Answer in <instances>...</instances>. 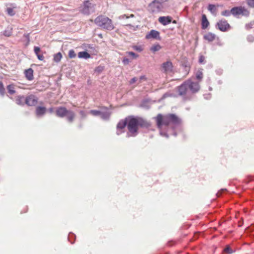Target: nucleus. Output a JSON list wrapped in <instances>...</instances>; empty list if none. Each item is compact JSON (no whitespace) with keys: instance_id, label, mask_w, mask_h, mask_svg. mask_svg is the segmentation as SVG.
Here are the masks:
<instances>
[{"instance_id":"3","label":"nucleus","mask_w":254,"mask_h":254,"mask_svg":"<svg viewBox=\"0 0 254 254\" xmlns=\"http://www.w3.org/2000/svg\"><path fill=\"white\" fill-rule=\"evenodd\" d=\"M200 86L199 82L193 81L189 79L184 81L181 85L176 88L179 95L186 96L190 94H195L200 90Z\"/></svg>"},{"instance_id":"40","label":"nucleus","mask_w":254,"mask_h":254,"mask_svg":"<svg viewBox=\"0 0 254 254\" xmlns=\"http://www.w3.org/2000/svg\"><path fill=\"white\" fill-rule=\"evenodd\" d=\"M37 56L38 59L40 61H43L44 59V57L43 55L38 54L36 55Z\"/></svg>"},{"instance_id":"8","label":"nucleus","mask_w":254,"mask_h":254,"mask_svg":"<svg viewBox=\"0 0 254 254\" xmlns=\"http://www.w3.org/2000/svg\"><path fill=\"white\" fill-rule=\"evenodd\" d=\"M160 70L166 74L172 73L173 71L172 63L170 60L164 62L160 66Z\"/></svg>"},{"instance_id":"36","label":"nucleus","mask_w":254,"mask_h":254,"mask_svg":"<svg viewBox=\"0 0 254 254\" xmlns=\"http://www.w3.org/2000/svg\"><path fill=\"white\" fill-rule=\"evenodd\" d=\"M137 81L138 82V78L137 77H134L129 80V84H132Z\"/></svg>"},{"instance_id":"16","label":"nucleus","mask_w":254,"mask_h":254,"mask_svg":"<svg viewBox=\"0 0 254 254\" xmlns=\"http://www.w3.org/2000/svg\"><path fill=\"white\" fill-rule=\"evenodd\" d=\"M24 74L26 79L28 80H32L33 79V70L29 68L24 71Z\"/></svg>"},{"instance_id":"37","label":"nucleus","mask_w":254,"mask_h":254,"mask_svg":"<svg viewBox=\"0 0 254 254\" xmlns=\"http://www.w3.org/2000/svg\"><path fill=\"white\" fill-rule=\"evenodd\" d=\"M247 3L250 6L254 7V0H248Z\"/></svg>"},{"instance_id":"42","label":"nucleus","mask_w":254,"mask_h":254,"mask_svg":"<svg viewBox=\"0 0 254 254\" xmlns=\"http://www.w3.org/2000/svg\"><path fill=\"white\" fill-rule=\"evenodd\" d=\"M80 115L82 116V117L84 118L86 117L85 112L84 111H80L79 112Z\"/></svg>"},{"instance_id":"14","label":"nucleus","mask_w":254,"mask_h":254,"mask_svg":"<svg viewBox=\"0 0 254 254\" xmlns=\"http://www.w3.org/2000/svg\"><path fill=\"white\" fill-rule=\"evenodd\" d=\"M171 16H161L158 18L159 22L163 25H167L172 22Z\"/></svg>"},{"instance_id":"43","label":"nucleus","mask_w":254,"mask_h":254,"mask_svg":"<svg viewBox=\"0 0 254 254\" xmlns=\"http://www.w3.org/2000/svg\"><path fill=\"white\" fill-rule=\"evenodd\" d=\"M128 18H129V17L126 14H124V15H121L120 16V19Z\"/></svg>"},{"instance_id":"24","label":"nucleus","mask_w":254,"mask_h":254,"mask_svg":"<svg viewBox=\"0 0 254 254\" xmlns=\"http://www.w3.org/2000/svg\"><path fill=\"white\" fill-rule=\"evenodd\" d=\"M102 119L104 120H108L110 117V113L109 112H102L100 114Z\"/></svg>"},{"instance_id":"38","label":"nucleus","mask_w":254,"mask_h":254,"mask_svg":"<svg viewBox=\"0 0 254 254\" xmlns=\"http://www.w3.org/2000/svg\"><path fill=\"white\" fill-rule=\"evenodd\" d=\"M34 52L36 55L39 54V53L40 51V48L38 47H34Z\"/></svg>"},{"instance_id":"20","label":"nucleus","mask_w":254,"mask_h":254,"mask_svg":"<svg viewBox=\"0 0 254 254\" xmlns=\"http://www.w3.org/2000/svg\"><path fill=\"white\" fill-rule=\"evenodd\" d=\"M161 49V46L159 44H154L150 48V51L155 53L159 51Z\"/></svg>"},{"instance_id":"19","label":"nucleus","mask_w":254,"mask_h":254,"mask_svg":"<svg viewBox=\"0 0 254 254\" xmlns=\"http://www.w3.org/2000/svg\"><path fill=\"white\" fill-rule=\"evenodd\" d=\"M7 89L8 90V92L10 95H13L15 93V87H14V85L13 84L8 85L7 86Z\"/></svg>"},{"instance_id":"25","label":"nucleus","mask_w":254,"mask_h":254,"mask_svg":"<svg viewBox=\"0 0 254 254\" xmlns=\"http://www.w3.org/2000/svg\"><path fill=\"white\" fill-rule=\"evenodd\" d=\"M235 251L233 250L230 246H226V248L224 249V252L227 253V254H231L233 253Z\"/></svg>"},{"instance_id":"35","label":"nucleus","mask_w":254,"mask_h":254,"mask_svg":"<svg viewBox=\"0 0 254 254\" xmlns=\"http://www.w3.org/2000/svg\"><path fill=\"white\" fill-rule=\"evenodd\" d=\"M138 82H137V84H139L141 83L142 81H146L147 80V78L145 75H142L140 76L139 79H138Z\"/></svg>"},{"instance_id":"11","label":"nucleus","mask_w":254,"mask_h":254,"mask_svg":"<svg viewBox=\"0 0 254 254\" xmlns=\"http://www.w3.org/2000/svg\"><path fill=\"white\" fill-rule=\"evenodd\" d=\"M127 117L124 120H120L117 126V134L120 135L124 132L125 127H127Z\"/></svg>"},{"instance_id":"39","label":"nucleus","mask_w":254,"mask_h":254,"mask_svg":"<svg viewBox=\"0 0 254 254\" xmlns=\"http://www.w3.org/2000/svg\"><path fill=\"white\" fill-rule=\"evenodd\" d=\"M205 60V58L204 56H201L199 57V63L200 64H202L203 63L204 61Z\"/></svg>"},{"instance_id":"12","label":"nucleus","mask_w":254,"mask_h":254,"mask_svg":"<svg viewBox=\"0 0 254 254\" xmlns=\"http://www.w3.org/2000/svg\"><path fill=\"white\" fill-rule=\"evenodd\" d=\"M145 38L146 39L153 38L159 40H161V38L160 37V33L158 31L155 30H151L149 32H148L146 35Z\"/></svg>"},{"instance_id":"17","label":"nucleus","mask_w":254,"mask_h":254,"mask_svg":"<svg viewBox=\"0 0 254 254\" xmlns=\"http://www.w3.org/2000/svg\"><path fill=\"white\" fill-rule=\"evenodd\" d=\"M46 108L44 107H37L36 109V114L37 116H42L45 114Z\"/></svg>"},{"instance_id":"27","label":"nucleus","mask_w":254,"mask_h":254,"mask_svg":"<svg viewBox=\"0 0 254 254\" xmlns=\"http://www.w3.org/2000/svg\"><path fill=\"white\" fill-rule=\"evenodd\" d=\"M231 14H232V12H231V10H225L221 12V15L224 16L228 17L230 16Z\"/></svg>"},{"instance_id":"46","label":"nucleus","mask_w":254,"mask_h":254,"mask_svg":"<svg viewBox=\"0 0 254 254\" xmlns=\"http://www.w3.org/2000/svg\"><path fill=\"white\" fill-rule=\"evenodd\" d=\"M128 16L129 17V18L133 17H134V15L133 14H131L129 16Z\"/></svg>"},{"instance_id":"41","label":"nucleus","mask_w":254,"mask_h":254,"mask_svg":"<svg viewBox=\"0 0 254 254\" xmlns=\"http://www.w3.org/2000/svg\"><path fill=\"white\" fill-rule=\"evenodd\" d=\"M123 62L125 64H127L129 63V60L127 58H124Z\"/></svg>"},{"instance_id":"44","label":"nucleus","mask_w":254,"mask_h":254,"mask_svg":"<svg viewBox=\"0 0 254 254\" xmlns=\"http://www.w3.org/2000/svg\"><path fill=\"white\" fill-rule=\"evenodd\" d=\"M96 70L100 72L103 70V67L102 66H98V67L96 68Z\"/></svg>"},{"instance_id":"34","label":"nucleus","mask_w":254,"mask_h":254,"mask_svg":"<svg viewBox=\"0 0 254 254\" xmlns=\"http://www.w3.org/2000/svg\"><path fill=\"white\" fill-rule=\"evenodd\" d=\"M127 54L129 56H131L133 59H136V58L138 57V55L135 54L134 52H127Z\"/></svg>"},{"instance_id":"49","label":"nucleus","mask_w":254,"mask_h":254,"mask_svg":"<svg viewBox=\"0 0 254 254\" xmlns=\"http://www.w3.org/2000/svg\"><path fill=\"white\" fill-rule=\"evenodd\" d=\"M127 26H131V25H130V24H127Z\"/></svg>"},{"instance_id":"32","label":"nucleus","mask_w":254,"mask_h":254,"mask_svg":"<svg viewBox=\"0 0 254 254\" xmlns=\"http://www.w3.org/2000/svg\"><path fill=\"white\" fill-rule=\"evenodd\" d=\"M133 49L138 52H141L143 51V48L141 46H134Z\"/></svg>"},{"instance_id":"48","label":"nucleus","mask_w":254,"mask_h":254,"mask_svg":"<svg viewBox=\"0 0 254 254\" xmlns=\"http://www.w3.org/2000/svg\"><path fill=\"white\" fill-rule=\"evenodd\" d=\"M50 111L51 112H52V111H53V108H51V109H50Z\"/></svg>"},{"instance_id":"31","label":"nucleus","mask_w":254,"mask_h":254,"mask_svg":"<svg viewBox=\"0 0 254 254\" xmlns=\"http://www.w3.org/2000/svg\"><path fill=\"white\" fill-rule=\"evenodd\" d=\"M68 57L70 59L74 58L76 57V54L73 49L69 51Z\"/></svg>"},{"instance_id":"28","label":"nucleus","mask_w":254,"mask_h":254,"mask_svg":"<svg viewBox=\"0 0 254 254\" xmlns=\"http://www.w3.org/2000/svg\"><path fill=\"white\" fill-rule=\"evenodd\" d=\"M208 9L212 13H214L216 11V8L214 4H210L208 5Z\"/></svg>"},{"instance_id":"21","label":"nucleus","mask_w":254,"mask_h":254,"mask_svg":"<svg viewBox=\"0 0 254 254\" xmlns=\"http://www.w3.org/2000/svg\"><path fill=\"white\" fill-rule=\"evenodd\" d=\"M16 101L18 105H23L25 102V97L23 96H19L16 98Z\"/></svg>"},{"instance_id":"22","label":"nucleus","mask_w":254,"mask_h":254,"mask_svg":"<svg viewBox=\"0 0 254 254\" xmlns=\"http://www.w3.org/2000/svg\"><path fill=\"white\" fill-rule=\"evenodd\" d=\"M62 58V55L60 52H59L55 54L54 56V60L55 62H59Z\"/></svg>"},{"instance_id":"13","label":"nucleus","mask_w":254,"mask_h":254,"mask_svg":"<svg viewBox=\"0 0 254 254\" xmlns=\"http://www.w3.org/2000/svg\"><path fill=\"white\" fill-rule=\"evenodd\" d=\"M203 39L209 42H212L215 40H219V38L211 32H208L204 35Z\"/></svg>"},{"instance_id":"7","label":"nucleus","mask_w":254,"mask_h":254,"mask_svg":"<svg viewBox=\"0 0 254 254\" xmlns=\"http://www.w3.org/2000/svg\"><path fill=\"white\" fill-rule=\"evenodd\" d=\"M231 12H232L233 16L237 17H239L240 15L248 16L250 14L249 10L243 6L234 7L231 9Z\"/></svg>"},{"instance_id":"47","label":"nucleus","mask_w":254,"mask_h":254,"mask_svg":"<svg viewBox=\"0 0 254 254\" xmlns=\"http://www.w3.org/2000/svg\"><path fill=\"white\" fill-rule=\"evenodd\" d=\"M172 23H174V24H176L177 23V21L174 20L172 21Z\"/></svg>"},{"instance_id":"15","label":"nucleus","mask_w":254,"mask_h":254,"mask_svg":"<svg viewBox=\"0 0 254 254\" xmlns=\"http://www.w3.org/2000/svg\"><path fill=\"white\" fill-rule=\"evenodd\" d=\"M209 25V22L207 20L206 16L202 14L201 19V28L202 29H206Z\"/></svg>"},{"instance_id":"23","label":"nucleus","mask_w":254,"mask_h":254,"mask_svg":"<svg viewBox=\"0 0 254 254\" xmlns=\"http://www.w3.org/2000/svg\"><path fill=\"white\" fill-rule=\"evenodd\" d=\"M203 74L201 70H198L196 73V78L198 80V82L201 81L203 78Z\"/></svg>"},{"instance_id":"45","label":"nucleus","mask_w":254,"mask_h":254,"mask_svg":"<svg viewBox=\"0 0 254 254\" xmlns=\"http://www.w3.org/2000/svg\"><path fill=\"white\" fill-rule=\"evenodd\" d=\"M24 36L27 38V39H29V35L28 34H25L24 35Z\"/></svg>"},{"instance_id":"18","label":"nucleus","mask_w":254,"mask_h":254,"mask_svg":"<svg viewBox=\"0 0 254 254\" xmlns=\"http://www.w3.org/2000/svg\"><path fill=\"white\" fill-rule=\"evenodd\" d=\"M78 57L80 59H87L91 58V55L86 51H82L78 53Z\"/></svg>"},{"instance_id":"29","label":"nucleus","mask_w":254,"mask_h":254,"mask_svg":"<svg viewBox=\"0 0 254 254\" xmlns=\"http://www.w3.org/2000/svg\"><path fill=\"white\" fill-rule=\"evenodd\" d=\"M89 113L94 116H100L101 112L98 110H92L90 111Z\"/></svg>"},{"instance_id":"5","label":"nucleus","mask_w":254,"mask_h":254,"mask_svg":"<svg viewBox=\"0 0 254 254\" xmlns=\"http://www.w3.org/2000/svg\"><path fill=\"white\" fill-rule=\"evenodd\" d=\"M56 115L58 117L64 118L66 117L67 121L71 123L75 118L74 113L70 110H68L64 107H58L56 110Z\"/></svg>"},{"instance_id":"6","label":"nucleus","mask_w":254,"mask_h":254,"mask_svg":"<svg viewBox=\"0 0 254 254\" xmlns=\"http://www.w3.org/2000/svg\"><path fill=\"white\" fill-rule=\"evenodd\" d=\"M163 8V4L158 0H153L147 7L148 11L151 13H157L160 12Z\"/></svg>"},{"instance_id":"2","label":"nucleus","mask_w":254,"mask_h":254,"mask_svg":"<svg viewBox=\"0 0 254 254\" xmlns=\"http://www.w3.org/2000/svg\"><path fill=\"white\" fill-rule=\"evenodd\" d=\"M127 128L128 137H134L138 133V127L149 128L151 127V124L146 120L139 117L128 116L127 117Z\"/></svg>"},{"instance_id":"9","label":"nucleus","mask_w":254,"mask_h":254,"mask_svg":"<svg viewBox=\"0 0 254 254\" xmlns=\"http://www.w3.org/2000/svg\"><path fill=\"white\" fill-rule=\"evenodd\" d=\"M216 28L221 31L226 32L231 28V26L227 20L221 19L216 23Z\"/></svg>"},{"instance_id":"33","label":"nucleus","mask_w":254,"mask_h":254,"mask_svg":"<svg viewBox=\"0 0 254 254\" xmlns=\"http://www.w3.org/2000/svg\"><path fill=\"white\" fill-rule=\"evenodd\" d=\"M12 34L11 29L10 30H5L3 32V35L6 37H9Z\"/></svg>"},{"instance_id":"1","label":"nucleus","mask_w":254,"mask_h":254,"mask_svg":"<svg viewBox=\"0 0 254 254\" xmlns=\"http://www.w3.org/2000/svg\"><path fill=\"white\" fill-rule=\"evenodd\" d=\"M154 120L160 134L165 137H169L168 131L171 128L174 129L181 124V120L174 114H159L154 117Z\"/></svg>"},{"instance_id":"30","label":"nucleus","mask_w":254,"mask_h":254,"mask_svg":"<svg viewBox=\"0 0 254 254\" xmlns=\"http://www.w3.org/2000/svg\"><path fill=\"white\" fill-rule=\"evenodd\" d=\"M5 94V89L1 81H0V94L3 96Z\"/></svg>"},{"instance_id":"4","label":"nucleus","mask_w":254,"mask_h":254,"mask_svg":"<svg viewBox=\"0 0 254 254\" xmlns=\"http://www.w3.org/2000/svg\"><path fill=\"white\" fill-rule=\"evenodd\" d=\"M95 23L98 26L107 30H112L115 27L112 20L107 16L99 15L94 20Z\"/></svg>"},{"instance_id":"26","label":"nucleus","mask_w":254,"mask_h":254,"mask_svg":"<svg viewBox=\"0 0 254 254\" xmlns=\"http://www.w3.org/2000/svg\"><path fill=\"white\" fill-rule=\"evenodd\" d=\"M15 8V7H14L13 8L7 7L6 9V12H7V14L10 16L14 15L15 14V12L13 9Z\"/></svg>"},{"instance_id":"10","label":"nucleus","mask_w":254,"mask_h":254,"mask_svg":"<svg viewBox=\"0 0 254 254\" xmlns=\"http://www.w3.org/2000/svg\"><path fill=\"white\" fill-rule=\"evenodd\" d=\"M38 102V98L34 95L31 94L25 98V103L29 106H35Z\"/></svg>"}]
</instances>
